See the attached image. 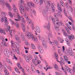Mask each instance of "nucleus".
<instances>
[{
  "mask_svg": "<svg viewBox=\"0 0 75 75\" xmlns=\"http://www.w3.org/2000/svg\"><path fill=\"white\" fill-rule=\"evenodd\" d=\"M23 34L22 33V35H21V38H22V40L23 41H24L25 40V38H24V37L23 35Z\"/></svg>",
  "mask_w": 75,
  "mask_h": 75,
  "instance_id": "09e8293b",
  "label": "nucleus"
},
{
  "mask_svg": "<svg viewBox=\"0 0 75 75\" xmlns=\"http://www.w3.org/2000/svg\"><path fill=\"white\" fill-rule=\"evenodd\" d=\"M9 16L10 17H11V18H13V15L12 14V13L10 12H9Z\"/></svg>",
  "mask_w": 75,
  "mask_h": 75,
  "instance_id": "864d4df0",
  "label": "nucleus"
},
{
  "mask_svg": "<svg viewBox=\"0 0 75 75\" xmlns=\"http://www.w3.org/2000/svg\"><path fill=\"white\" fill-rule=\"evenodd\" d=\"M31 47L34 50H35V46H34V45L33 44H31Z\"/></svg>",
  "mask_w": 75,
  "mask_h": 75,
  "instance_id": "a18cd8bd",
  "label": "nucleus"
},
{
  "mask_svg": "<svg viewBox=\"0 0 75 75\" xmlns=\"http://www.w3.org/2000/svg\"><path fill=\"white\" fill-rule=\"evenodd\" d=\"M60 64L61 65V66L62 67V71H63V72L65 73L66 75H68V74H67V71H66L65 69L64 68V67H62V65H64V64H65V62L63 61H61Z\"/></svg>",
  "mask_w": 75,
  "mask_h": 75,
  "instance_id": "423d86ee",
  "label": "nucleus"
},
{
  "mask_svg": "<svg viewBox=\"0 0 75 75\" xmlns=\"http://www.w3.org/2000/svg\"><path fill=\"white\" fill-rule=\"evenodd\" d=\"M23 16L26 18L27 20H28V19H29V18H28V14H27V13H23Z\"/></svg>",
  "mask_w": 75,
  "mask_h": 75,
  "instance_id": "4be33fe9",
  "label": "nucleus"
},
{
  "mask_svg": "<svg viewBox=\"0 0 75 75\" xmlns=\"http://www.w3.org/2000/svg\"><path fill=\"white\" fill-rule=\"evenodd\" d=\"M21 25L22 26V29L23 30L24 32L25 31V26H24V25H23V23L21 24Z\"/></svg>",
  "mask_w": 75,
  "mask_h": 75,
  "instance_id": "6ab92c4d",
  "label": "nucleus"
},
{
  "mask_svg": "<svg viewBox=\"0 0 75 75\" xmlns=\"http://www.w3.org/2000/svg\"><path fill=\"white\" fill-rule=\"evenodd\" d=\"M68 64H71V62L69 61H65Z\"/></svg>",
  "mask_w": 75,
  "mask_h": 75,
  "instance_id": "338daca9",
  "label": "nucleus"
},
{
  "mask_svg": "<svg viewBox=\"0 0 75 75\" xmlns=\"http://www.w3.org/2000/svg\"><path fill=\"white\" fill-rule=\"evenodd\" d=\"M62 31L63 33V35L65 37H67L68 36V34L67 33H66V31L65 30H64V29H62Z\"/></svg>",
  "mask_w": 75,
  "mask_h": 75,
  "instance_id": "b1692460",
  "label": "nucleus"
},
{
  "mask_svg": "<svg viewBox=\"0 0 75 75\" xmlns=\"http://www.w3.org/2000/svg\"><path fill=\"white\" fill-rule=\"evenodd\" d=\"M32 70L33 71V72H35V67L34 66H32L31 67Z\"/></svg>",
  "mask_w": 75,
  "mask_h": 75,
  "instance_id": "c9c22d12",
  "label": "nucleus"
},
{
  "mask_svg": "<svg viewBox=\"0 0 75 75\" xmlns=\"http://www.w3.org/2000/svg\"><path fill=\"white\" fill-rule=\"evenodd\" d=\"M40 53V54H43L44 53V50H43L42 49H41L40 50H39Z\"/></svg>",
  "mask_w": 75,
  "mask_h": 75,
  "instance_id": "c03bdc74",
  "label": "nucleus"
},
{
  "mask_svg": "<svg viewBox=\"0 0 75 75\" xmlns=\"http://www.w3.org/2000/svg\"><path fill=\"white\" fill-rule=\"evenodd\" d=\"M54 56L56 59V60H58V54H57V53L56 52H54Z\"/></svg>",
  "mask_w": 75,
  "mask_h": 75,
  "instance_id": "412c9836",
  "label": "nucleus"
},
{
  "mask_svg": "<svg viewBox=\"0 0 75 75\" xmlns=\"http://www.w3.org/2000/svg\"><path fill=\"white\" fill-rule=\"evenodd\" d=\"M38 49L39 51V50L42 49V46L41 45H39L38 46Z\"/></svg>",
  "mask_w": 75,
  "mask_h": 75,
  "instance_id": "58836bf2",
  "label": "nucleus"
},
{
  "mask_svg": "<svg viewBox=\"0 0 75 75\" xmlns=\"http://www.w3.org/2000/svg\"><path fill=\"white\" fill-rule=\"evenodd\" d=\"M15 24L16 27V28H19V25H18V23L17 22L15 23Z\"/></svg>",
  "mask_w": 75,
  "mask_h": 75,
  "instance_id": "37998d69",
  "label": "nucleus"
},
{
  "mask_svg": "<svg viewBox=\"0 0 75 75\" xmlns=\"http://www.w3.org/2000/svg\"><path fill=\"white\" fill-rule=\"evenodd\" d=\"M60 4L61 5V6H62V7H64V4L63 3V1H61L60 2Z\"/></svg>",
  "mask_w": 75,
  "mask_h": 75,
  "instance_id": "680f3d73",
  "label": "nucleus"
},
{
  "mask_svg": "<svg viewBox=\"0 0 75 75\" xmlns=\"http://www.w3.org/2000/svg\"><path fill=\"white\" fill-rule=\"evenodd\" d=\"M0 4L2 6H4V4H5V5L8 7V8L9 10L10 11H11L12 10L11 8L10 7V6L8 3L6 2H5V3H4L3 2V1H4L3 0H0Z\"/></svg>",
  "mask_w": 75,
  "mask_h": 75,
  "instance_id": "20e7f679",
  "label": "nucleus"
},
{
  "mask_svg": "<svg viewBox=\"0 0 75 75\" xmlns=\"http://www.w3.org/2000/svg\"><path fill=\"white\" fill-rule=\"evenodd\" d=\"M64 67L65 68V69H65V71H66V70H67V71H68V69H69V67L68 66H67L66 65H65L64 66Z\"/></svg>",
  "mask_w": 75,
  "mask_h": 75,
  "instance_id": "79ce46f5",
  "label": "nucleus"
},
{
  "mask_svg": "<svg viewBox=\"0 0 75 75\" xmlns=\"http://www.w3.org/2000/svg\"><path fill=\"white\" fill-rule=\"evenodd\" d=\"M53 18H53L51 16H50L49 17V18H48L47 20L48 21H51V20H52Z\"/></svg>",
  "mask_w": 75,
  "mask_h": 75,
  "instance_id": "e433bc0d",
  "label": "nucleus"
},
{
  "mask_svg": "<svg viewBox=\"0 0 75 75\" xmlns=\"http://www.w3.org/2000/svg\"><path fill=\"white\" fill-rule=\"evenodd\" d=\"M63 12L65 16H66V17H67V11H66V10L65 9H63Z\"/></svg>",
  "mask_w": 75,
  "mask_h": 75,
  "instance_id": "a19ab883",
  "label": "nucleus"
},
{
  "mask_svg": "<svg viewBox=\"0 0 75 75\" xmlns=\"http://www.w3.org/2000/svg\"><path fill=\"white\" fill-rule=\"evenodd\" d=\"M27 4L28 6L25 8V11H29V9L31 8V7H34V4L32 2L27 3Z\"/></svg>",
  "mask_w": 75,
  "mask_h": 75,
  "instance_id": "7ed1b4c3",
  "label": "nucleus"
},
{
  "mask_svg": "<svg viewBox=\"0 0 75 75\" xmlns=\"http://www.w3.org/2000/svg\"><path fill=\"white\" fill-rule=\"evenodd\" d=\"M54 67L55 69L58 70L59 69V68H58V66L56 64H54Z\"/></svg>",
  "mask_w": 75,
  "mask_h": 75,
  "instance_id": "473e14b6",
  "label": "nucleus"
},
{
  "mask_svg": "<svg viewBox=\"0 0 75 75\" xmlns=\"http://www.w3.org/2000/svg\"><path fill=\"white\" fill-rule=\"evenodd\" d=\"M4 52L5 54H6L7 56H9L10 55V52L9 50L7 49H5L4 50Z\"/></svg>",
  "mask_w": 75,
  "mask_h": 75,
  "instance_id": "1a4fd4ad",
  "label": "nucleus"
},
{
  "mask_svg": "<svg viewBox=\"0 0 75 75\" xmlns=\"http://www.w3.org/2000/svg\"><path fill=\"white\" fill-rule=\"evenodd\" d=\"M10 29H11V28H10V26H8L7 27V28H6V31H9L10 33V35L11 36H12V33H13V34H14L15 33V30H11V31Z\"/></svg>",
  "mask_w": 75,
  "mask_h": 75,
  "instance_id": "39448f33",
  "label": "nucleus"
},
{
  "mask_svg": "<svg viewBox=\"0 0 75 75\" xmlns=\"http://www.w3.org/2000/svg\"><path fill=\"white\" fill-rule=\"evenodd\" d=\"M72 28L73 29V30H74V31H75V26H74V25H72Z\"/></svg>",
  "mask_w": 75,
  "mask_h": 75,
  "instance_id": "bf43d9fd",
  "label": "nucleus"
},
{
  "mask_svg": "<svg viewBox=\"0 0 75 75\" xmlns=\"http://www.w3.org/2000/svg\"><path fill=\"white\" fill-rule=\"evenodd\" d=\"M35 59H32V62L34 64V63H36L37 62V61H38V57L37 56H35L34 57Z\"/></svg>",
  "mask_w": 75,
  "mask_h": 75,
  "instance_id": "9d476101",
  "label": "nucleus"
},
{
  "mask_svg": "<svg viewBox=\"0 0 75 75\" xmlns=\"http://www.w3.org/2000/svg\"><path fill=\"white\" fill-rule=\"evenodd\" d=\"M17 65L19 69H21V68H22V67H21V64L19 63H17Z\"/></svg>",
  "mask_w": 75,
  "mask_h": 75,
  "instance_id": "de8ad7c7",
  "label": "nucleus"
},
{
  "mask_svg": "<svg viewBox=\"0 0 75 75\" xmlns=\"http://www.w3.org/2000/svg\"><path fill=\"white\" fill-rule=\"evenodd\" d=\"M58 10H59V12H62V8L61 7H59L58 8Z\"/></svg>",
  "mask_w": 75,
  "mask_h": 75,
  "instance_id": "8fccbe9b",
  "label": "nucleus"
},
{
  "mask_svg": "<svg viewBox=\"0 0 75 75\" xmlns=\"http://www.w3.org/2000/svg\"><path fill=\"white\" fill-rule=\"evenodd\" d=\"M52 21L54 24L55 23V19H54V18H53Z\"/></svg>",
  "mask_w": 75,
  "mask_h": 75,
  "instance_id": "4d7b16f0",
  "label": "nucleus"
},
{
  "mask_svg": "<svg viewBox=\"0 0 75 75\" xmlns=\"http://www.w3.org/2000/svg\"><path fill=\"white\" fill-rule=\"evenodd\" d=\"M32 30H34V24L32 25Z\"/></svg>",
  "mask_w": 75,
  "mask_h": 75,
  "instance_id": "69168bd1",
  "label": "nucleus"
},
{
  "mask_svg": "<svg viewBox=\"0 0 75 75\" xmlns=\"http://www.w3.org/2000/svg\"><path fill=\"white\" fill-rule=\"evenodd\" d=\"M27 23L28 24L33 25V22L29 18L27 19Z\"/></svg>",
  "mask_w": 75,
  "mask_h": 75,
  "instance_id": "ddd939ff",
  "label": "nucleus"
},
{
  "mask_svg": "<svg viewBox=\"0 0 75 75\" xmlns=\"http://www.w3.org/2000/svg\"><path fill=\"white\" fill-rule=\"evenodd\" d=\"M20 3L21 4H24V1L23 0H20Z\"/></svg>",
  "mask_w": 75,
  "mask_h": 75,
  "instance_id": "603ef678",
  "label": "nucleus"
},
{
  "mask_svg": "<svg viewBox=\"0 0 75 75\" xmlns=\"http://www.w3.org/2000/svg\"><path fill=\"white\" fill-rule=\"evenodd\" d=\"M15 45L16 46V48H17V49H19V48H20V45L17 43H16L15 44Z\"/></svg>",
  "mask_w": 75,
  "mask_h": 75,
  "instance_id": "cd10ccee",
  "label": "nucleus"
},
{
  "mask_svg": "<svg viewBox=\"0 0 75 75\" xmlns=\"http://www.w3.org/2000/svg\"><path fill=\"white\" fill-rule=\"evenodd\" d=\"M26 69L27 71H30V68L29 67L27 68L26 67Z\"/></svg>",
  "mask_w": 75,
  "mask_h": 75,
  "instance_id": "774afa93",
  "label": "nucleus"
},
{
  "mask_svg": "<svg viewBox=\"0 0 75 75\" xmlns=\"http://www.w3.org/2000/svg\"><path fill=\"white\" fill-rule=\"evenodd\" d=\"M13 10L15 13H17L18 12V9L16 7V5L14 4L13 5Z\"/></svg>",
  "mask_w": 75,
  "mask_h": 75,
  "instance_id": "f8f14e48",
  "label": "nucleus"
},
{
  "mask_svg": "<svg viewBox=\"0 0 75 75\" xmlns=\"http://www.w3.org/2000/svg\"><path fill=\"white\" fill-rule=\"evenodd\" d=\"M44 28H47V30H50V23H48L47 24V26H46L45 25L43 26Z\"/></svg>",
  "mask_w": 75,
  "mask_h": 75,
  "instance_id": "9b49d317",
  "label": "nucleus"
},
{
  "mask_svg": "<svg viewBox=\"0 0 75 75\" xmlns=\"http://www.w3.org/2000/svg\"><path fill=\"white\" fill-rule=\"evenodd\" d=\"M64 58L65 60V61H68V58L67 57V56L64 55Z\"/></svg>",
  "mask_w": 75,
  "mask_h": 75,
  "instance_id": "7c9ffc66",
  "label": "nucleus"
},
{
  "mask_svg": "<svg viewBox=\"0 0 75 75\" xmlns=\"http://www.w3.org/2000/svg\"><path fill=\"white\" fill-rule=\"evenodd\" d=\"M42 13L44 17H47V11L44 9L42 11Z\"/></svg>",
  "mask_w": 75,
  "mask_h": 75,
  "instance_id": "2eb2a0df",
  "label": "nucleus"
},
{
  "mask_svg": "<svg viewBox=\"0 0 75 75\" xmlns=\"http://www.w3.org/2000/svg\"><path fill=\"white\" fill-rule=\"evenodd\" d=\"M35 30L36 31H37V32L38 33H40V28H39V27L38 26H36Z\"/></svg>",
  "mask_w": 75,
  "mask_h": 75,
  "instance_id": "aec40b11",
  "label": "nucleus"
},
{
  "mask_svg": "<svg viewBox=\"0 0 75 75\" xmlns=\"http://www.w3.org/2000/svg\"><path fill=\"white\" fill-rule=\"evenodd\" d=\"M43 3V1L42 0H40L39 3L40 5H41V4H42Z\"/></svg>",
  "mask_w": 75,
  "mask_h": 75,
  "instance_id": "5fc2aeb1",
  "label": "nucleus"
},
{
  "mask_svg": "<svg viewBox=\"0 0 75 75\" xmlns=\"http://www.w3.org/2000/svg\"><path fill=\"white\" fill-rule=\"evenodd\" d=\"M61 49H59L58 50V53L60 56L62 55L63 54V53H62L61 52H60V51H61Z\"/></svg>",
  "mask_w": 75,
  "mask_h": 75,
  "instance_id": "ea45409f",
  "label": "nucleus"
},
{
  "mask_svg": "<svg viewBox=\"0 0 75 75\" xmlns=\"http://www.w3.org/2000/svg\"><path fill=\"white\" fill-rule=\"evenodd\" d=\"M48 67V66H46V68H47V69L46 70V71H47V70H48V69H51V68H50V67Z\"/></svg>",
  "mask_w": 75,
  "mask_h": 75,
  "instance_id": "052dcab7",
  "label": "nucleus"
},
{
  "mask_svg": "<svg viewBox=\"0 0 75 75\" xmlns=\"http://www.w3.org/2000/svg\"><path fill=\"white\" fill-rule=\"evenodd\" d=\"M40 63H41V62L39 60H38V61H36V63L35 62L33 64L35 66H37V64H40Z\"/></svg>",
  "mask_w": 75,
  "mask_h": 75,
  "instance_id": "a878e982",
  "label": "nucleus"
},
{
  "mask_svg": "<svg viewBox=\"0 0 75 75\" xmlns=\"http://www.w3.org/2000/svg\"><path fill=\"white\" fill-rule=\"evenodd\" d=\"M5 66H6V65H4V72H5V74H7V75H9V72H8V71H7V70L6 69V67H5Z\"/></svg>",
  "mask_w": 75,
  "mask_h": 75,
  "instance_id": "dca6fc26",
  "label": "nucleus"
},
{
  "mask_svg": "<svg viewBox=\"0 0 75 75\" xmlns=\"http://www.w3.org/2000/svg\"><path fill=\"white\" fill-rule=\"evenodd\" d=\"M0 20L2 23H3L4 21V23H5L4 25L5 27L7 26L8 24V22L7 21V18L5 16H2L1 15H0Z\"/></svg>",
  "mask_w": 75,
  "mask_h": 75,
  "instance_id": "f03ea898",
  "label": "nucleus"
},
{
  "mask_svg": "<svg viewBox=\"0 0 75 75\" xmlns=\"http://www.w3.org/2000/svg\"><path fill=\"white\" fill-rule=\"evenodd\" d=\"M2 45H3V46H5V47H7V44H6V42H3L2 43Z\"/></svg>",
  "mask_w": 75,
  "mask_h": 75,
  "instance_id": "4c0bfd02",
  "label": "nucleus"
},
{
  "mask_svg": "<svg viewBox=\"0 0 75 75\" xmlns=\"http://www.w3.org/2000/svg\"><path fill=\"white\" fill-rule=\"evenodd\" d=\"M69 3L71 6H72V1L71 0H68Z\"/></svg>",
  "mask_w": 75,
  "mask_h": 75,
  "instance_id": "3c124183",
  "label": "nucleus"
},
{
  "mask_svg": "<svg viewBox=\"0 0 75 75\" xmlns=\"http://www.w3.org/2000/svg\"><path fill=\"white\" fill-rule=\"evenodd\" d=\"M13 57L16 60H17V58L16 57V56L15 54H13Z\"/></svg>",
  "mask_w": 75,
  "mask_h": 75,
  "instance_id": "0e129e2a",
  "label": "nucleus"
},
{
  "mask_svg": "<svg viewBox=\"0 0 75 75\" xmlns=\"http://www.w3.org/2000/svg\"><path fill=\"white\" fill-rule=\"evenodd\" d=\"M54 27L55 30L57 31H59V28H58V27H57L56 26H54Z\"/></svg>",
  "mask_w": 75,
  "mask_h": 75,
  "instance_id": "49530a36",
  "label": "nucleus"
},
{
  "mask_svg": "<svg viewBox=\"0 0 75 75\" xmlns=\"http://www.w3.org/2000/svg\"><path fill=\"white\" fill-rule=\"evenodd\" d=\"M17 18H18V19H19V20H20L21 19V18H23V16H20V15H19V14L18 13L17 14Z\"/></svg>",
  "mask_w": 75,
  "mask_h": 75,
  "instance_id": "bb28decb",
  "label": "nucleus"
},
{
  "mask_svg": "<svg viewBox=\"0 0 75 75\" xmlns=\"http://www.w3.org/2000/svg\"><path fill=\"white\" fill-rule=\"evenodd\" d=\"M14 51L15 52H16V53H17L18 54H20V52L19 51L18 49H16L15 50V51Z\"/></svg>",
  "mask_w": 75,
  "mask_h": 75,
  "instance_id": "2f4dec72",
  "label": "nucleus"
},
{
  "mask_svg": "<svg viewBox=\"0 0 75 75\" xmlns=\"http://www.w3.org/2000/svg\"><path fill=\"white\" fill-rule=\"evenodd\" d=\"M19 9L20 10V12L21 14H22V12L21 11H24V8L23 6H22V5L19 4Z\"/></svg>",
  "mask_w": 75,
  "mask_h": 75,
  "instance_id": "6e6552de",
  "label": "nucleus"
},
{
  "mask_svg": "<svg viewBox=\"0 0 75 75\" xmlns=\"http://www.w3.org/2000/svg\"><path fill=\"white\" fill-rule=\"evenodd\" d=\"M14 37L15 39H16L18 42V43H21V40H20V38H19L18 36L16 35H15L14 36Z\"/></svg>",
  "mask_w": 75,
  "mask_h": 75,
  "instance_id": "0eeeda50",
  "label": "nucleus"
},
{
  "mask_svg": "<svg viewBox=\"0 0 75 75\" xmlns=\"http://www.w3.org/2000/svg\"><path fill=\"white\" fill-rule=\"evenodd\" d=\"M54 44L55 45H56V46H58V45H59V44L58 43V41H54Z\"/></svg>",
  "mask_w": 75,
  "mask_h": 75,
  "instance_id": "c85d7f7f",
  "label": "nucleus"
},
{
  "mask_svg": "<svg viewBox=\"0 0 75 75\" xmlns=\"http://www.w3.org/2000/svg\"><path fill=\"white\" fill-rule=\"evenodd\" d=\"M11 43L12 44V45L13 47H14V46L15 45H16V44H17V42H15V43H14V42L13 41H11Z\"/></svg>",
  "mask_w": 75,
  "mask_h": 75,
  "instance_id": "f704fd0d",
  "label": "nucleus"
},
{
  "mask_svg": "<svg viewBox=\"0 0 75 75\" xmlns=\"http://www.w3.org/2000/svg\"><path fill=\"white\" fill-rule=\"evenodd\" d=\"M6 61H7L8 63H11V62H10V59L7 58V59H6Z\"/></svg>",
  "mask_w": 75,
  "mask_h": 75,
  "instance_id": "6e6d98bb",
  "label": "nucleus"
},
{
  "mask_svg": "<svg viewBox=\"0 0 75 75\" xmlns=\"http://www.w3.org/2000/svg\"><path fill=\"white\" fill-rule=\"evenodd\" d=\"M25 61L27 62H28V63L30 62L29 58H28L27 57H25Z\"/></svg>",
  "mask_w": 75,
  "mask_h": 75,
  "instance_id": "72a5a7b5",
  "label": "nucleus"
},
{
  "mask_svg": "<svg viewBox=\"0 0 75 75\" xmlns=\"http://www.w3.org/2000/svg\"><path fill=\"white\" fill-rule=\"evenodd\" d=\"M55 5L54 4H52V8L53 11L54 13H55Z\"/></svg>",
  "mask_w": 75,
  "mask_h": 75,
  "instance_id": "a211bd4d",
  "label": "nucleus"
},
{
  "mask_svg": "<svg viewBox=\"0 0 75 75\" xmlns=\"http://www.w3.org/2000/svg\"><path fill=\"white\" fill-rule=\"evenodd\" d=\"M61 13H60L59 12H58L57 14L54 13V17H58V16H60L61 17H62V16L61 15Z\"/></svg>",
  "mask_w": 75,
  "mask_h": 75,
  "instance_id": "5701e85b",
  "label": "nucleus"
},
{
  "mask_svg": "<svg viewBox=\"0 0 75 75\" xmlns=\"http://www.w3.org/2000/svg\"><path fill=\"white\" fill-rule=\"evenodd\" d=\"M48 5H49L50 6H51L52 5V3L51 2H48Z\"/></svg>",
  "mask_w": 75,
  "mask_h": 75,
  "instance_id": "13d9d810",
  "label": "nucleus"
},
{
  "mask_svg": "<svg viewBox=\"0 0 75 75\" xmlns=\"http://www.w3.org/2000/svg\"><path fill=\"white\" fill-rule=\"evenodd\" d=\"M42 45L44 47H45V48H47V44L46 43V42L45 40H43L42 41Z\"/></svg>",
  "mask_w": 75,
  "mask_h": 75,
  "instance_id": "4468645a",
  "label": "nucleus"
},
{
  "mask_svg": "<svg viewBox=\"0 0 75 75\" xmlns=\"http://www.w3.org/2000/svg\"><path fill=\"white\" fill-rule=\"evenodd\" d=\"M22 23H21V24H23L24 25L25 24V21L24 19V18H23V17L22 18Z\"/></svg>",
  "mask_w": 75,
  "mask_h": 75,
  "instance_id": "c756f323",
  "label": "nucleus"
},
{
  "mask_svg": "<svg viewBox=\"0 0 75 75\" xmlns=\"http://www.w3.org/2000/svg\"><path fill=\"white\" fill-rule=\"evenodd\" d=\"M34 1L36 4H38V2L37 0H34Z\"/></svg>",
  "mask_w": 75,
  "mask_h": 75,
  "instance_id": "e2e57ef3",
  "label": "nucleus"
},
{
  "mask_svg": "<svg viewBox=\"0 0 75 75\" xmlns=\"http://www.w3.org/2000/svg\"><path fill=\"white\" fill-rule=\"evenodd\" d=\"M68 38L69 40H72L73 39H74V36L71 35L70 36L68 35Z\"/></svg>",
  "mask_w": 75,
  "mask_h": 75,
  "instance_id": "f3484780",
  "label": "nucleus"
},
{
  "mask_svg": "<svg viewBox=\"0 0 75 75\" xmlns=\"http://www.w3.org/2000/svg\"><path fill=\"white\" fill-rule=\"evenodd\" d=\"M26 37H29V39L32 38L33 41H37V38L35 37L32 33L27 32H26Z\"/></svg>",
  "mask_w": 75,
  "mask_h": 75,
  "instance_id": "f257e3e1",
  "label": "nucleus"
},
{
  "mask_svg": "<svg viewBox=\"0 0 75 75\" xmlns=\"http://www.w3.org/2000/svg\"><path fill=\"white\" fill-rule=\"evenodd\" d=\"M0 33L1 34H3L5 35L6 33H5V31L2 29L0 28Z\"/></svg>",
  "mask_w": 75,
  "mask_h": 75,
  "instance_id": "393cba45",
  "label": "nucleus"
}]
</instances>
